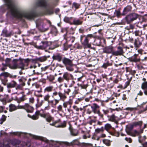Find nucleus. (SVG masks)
I'll return each mask as SVG.
<instances>
[{"label": "nucleus", "instance_id": "nucleus-1", "mask_svg": "<svg viewBox=\"0 0 147 147\" xmlns=\"http://www.w3.org/2000/svg\"><path fill=\"white\" fill-rule=\"evenodd\" d=\"M5 3V5L8 9L11 15L14 17L18 19L25 18L29 20L33 18L35 16L34 12H26L21 11L15 5L13 0H3Z\"/></svg>", "mask_w": 147, "mask_h": 147}, {"label": "nucleus", "instance_id": "nucleus-2", "mask_svg": "<svg viewBox=\"0 0 147 147\" xmlns=\"http://www.w3.org/2000/svg\"><path fill=\"white\" fill-rule=\"evenodd\" d=\"M30 60L28 58L26 59L20 58L19 59H14L13 61V64L9 65V67L11 69H15L20 68L21 70H24L27 68L28 63Z\"/></svg>", "mask_w": 147, "mask_h": 147}, {"label": "nucleus", "instance_id": "nucleus-3", "mask_svg": "<svg viewBox=\"0 0 147 147\" xmlns=\"http://www.w3.org/2000/svg\"><path fill=\"white\" fill-rule=\"evenodd\" d=\"M62 61L67 70L70 71H73L74 69L73 67L74 64L73 63V60L66 57H64Z\"/></svg>", "mask_w": 147, "mask_h": 147}, {"label": "nucleus", "instance_id": "nucleus-4", "mask_svg": "<svg viewBox=\"0 0 147 147\" xmlns=\"http://www.w3.org/2000/svg\"><path fill=\"white\" fill-rule=\"evenodd\" d=\"M140 15L136 13H132L127 15L125 18L127 22L130 23L139 18Z\"/></svg>", "mask_w": 147, "mask_h": 147}, {"label": "nucleus", "instance_id": "nucleus-5", "mask_svg": "<svg viewBox=\"0 0 147 147\" xmlns=\"http://www.w3.org/2000/svg\"><path fill=\"white\" fill-rule=\"evenodd\" d=\"M92 109V111L94 114H97L102 118L103 119V115L101 113L100 110V106L96 103L93 104L91 106Z\"/></svg>", "mask_w": 147, "mask_h": 147}, {"label": "nucleus", "instance_id": "nucleus-6", "mask_svg": "<svg viewBox=\"0 0 147 147\" xmlns=\"http://www.w3.org/2000/svg\"><path fill=\"white\" fill-rule=\"evenodd\" d=\"M8 77H11L10 74L7 72H4L0 74V80L4 85H6L8 81L7 78Z\"/></svg>", "mask_w": 147, "mask_h": 147}, {"label": "nucleus", "instance_id": "nucleus-7", "mask_svg": "<svg viewBox=\"0 0 147 147\" xmlns=\"http://www.w3.org/2000/svg\"><path fill=\"white\" fill-rule=\"evenodd\" d=\"M18 108L25 109L28 113L32 112L34 110L33 108L28 103H25L24 105H18Z\"/></svg>", "mask_w": 147, "mask_h": 147}, {"label": "nucleus", "instance_id": "nucleus-8", "mask_svg": "<svg viewBox=\"0 0 147 147\" xmlns=\"http://www.w3.org/2000/svg\"><path fill=\"white\" fill-rule=\"evenodd\" d=\"M117 51H113L112 55L115 56L123 55L124 53L123 48L120 46H118L117 47Z\"/></svg>", "mask_w": 147, "mask_h": 147}, {"label": "nucleus", "instance_id": "nucleus-9", "mask_svg": "<svg viewBox=\"0 0 147 147\" xmlns=\"http://www.w3.org/2000/svg\"><path fill=\"white\" fill-rule=\"evenodd\" d=\"M49 42L47 41H43L41 42L42 45H36V47L38 49H44L47 48L49 45Z\"/></svg>", "mask_w": 147, "mask_h": 147}, {"label": "nucleus", "instance_id": "nucleus-10", "mask_svg": "<svg viewBox=\"0 0 147 147\" xmlns=\"http://www.w3.org/2000/svg\"><path fill=\"white\" fill-rule=\"evenodd\" d=\"M36 5L39 7H45L47 4L45 0H38L36 3Z\"/></svg>", "mask_w": 147, "mask_h": 147}, {"label": "nucleus", "instance_id": "nucleus-11", "mask_svg": "<svg viewBox=\"0 0 147 147\" xmlns=\"http://www.w3.org/2000/svg\"><path fill=\"white\" fill-rule=\"evenodd\" d=\"M138 57V55L135 54L133 56L129 58V60L133 62H139L140 60V59Z\"/></svg>", "mask_w": 147, "mask_h": 147}, {"label": "nucleus", "instance_id": "nucleus-12", "mask_svg": "<svg viewBox=\"0 0 147 147\" xmlns=\"http://www.w3.org/2000/svg\"><path fill=\"white\" fill-rule=\"evenodd\" d=\"M6 85H7L8 88H14L16 87L17 85L16 82L14 81H12L10 82L6 83Z\"/></svg>", "mask_w": 147, "mask_h": 147}, {"label": "nucleus", "instance_id": "nucleus-13", "mask_svg": "<svg viewBox=\"0 0 147 147\" xmlns=\"http://www.w3.org/2000/svg\"><path fill=\"white\" fill-rule=\"evenodd\" d=\"M13 34L12 31L8 32L6 30H4L3 31L2 35L3 36L6 37H10L11 35Z\"/></svg>", "mask_w": 147, "mask_h": 147}, {"label": "nucleus", "instance_id": "nucleus-14", "mask_svg": "<svg viewBox=\"0 0 147 147\" xmlns=\"http://www.w3.org/2000/svg\"><path fill=\"white\" fill-rule=\"evenodd\" d=\"M82 44L85 48H90L91 47V44L89 43V39L85 37L84 41L82 43Z\"/></svg>", "mask_w": 147, "mask_h": 147}, {"label": "nucleus", "instance_id": "nucleus-15", "mask_svg": "<svg viewBox=\"0 0 147 147\" xmlns=\"http://www.w3.org/2000/svg\"><path fill=\"white\" fill-rule=\"evenodd\" d=\"M143 130L142 129H140L139 131H138L137 130H135L132 132V133L131 134V136L134 137H136L143 133Z\"/></svg>", "mask_w": 147, "mask_h": 147}, {"label": "nucleus", "instance_id": "nucleus-16", "mask_svg": "<svg viewBox=\"0 0 147 147\" xmlns=\"http://www.w3.org/2000/svg\"><path fill=\"white\" fill-rule=\"evenodd\" d=\"M141 88L144 90V94L147 95V81L144 82L142 84Z\"/></svg>", "mask_w": 147, "mask_h": 147}, {"label": "nucleus", "instance_id": "nucleus-17", "mask_svg": "<svg viewBox=\"0 0 147 147\" xmlns=\"http://www.w3.org/2000/svg\"><path fill=\"white\" fill-rule=\"evenodd\" d=\"M82 21L81 20L75 18L73 20V23H71L70 24L75 25H78L82 24Z\"/></svg>", "mask_w": 147, "mask_h": 147}, {"label": "nucleus", "instance_id": "nucleus-18", "mask_svg": "<svg viewBox=\"0 0 147 147\" xmlns=\"http://www.w3.org/2000/svg\"><path fill=\"white\" fill-rule=\"evenodd\" d=\"M132 9V7L129 5H128L125 7L123 10L122 13L123 15H124L126 14L128 12H130Z\"/></svg>", "mask_w": 147, "mask_h": 147}, {"label": "nucleus", "instance_id": "nucleus-19", "mask_svg": "<svg viewBox=\"0 0 147 147\" xmlns=\"http://www.w3.org/2000/svg\"><path fill=\"white\" fill-rule=\"evenodd\" d=\"M18 109H20L18 108V106H16L15 105L13 104H11L9 105V111L10 112L16 111Z\"/></svg>", "mask_w": 147, "mask_h": 147}, {"label": "nucleus", "instance_id": "nucleus-20", "mask_svg": "<svg viewBox=\"0 0 147 147\" xmlns=\"http://www.w3.org/2000/svg\"><path fill=\"white\" fill-rule=\"evenodd\" d=\"M142 45V42L140 41L139 39L137 38L135 39L134 42V45L136 48L139 47Z\"/></svg>", "mask_w": 147, "mask_h": 147}, {"label": "nucleus", "instance_id": "nucleus-21", "mask_svg": "<svg viewBox=\"0 0 147 147\" xmlns=\"http://www.w3.org/2000/svg\"><path fill=\"white\" fill-rule=\"evenodd\" d=\"M113 47L112 46H109L105 48L104 50V52L107 53H111L113 52Z\"/></svg>", "mask_w": 147, "mask_h": 147}, {"label": "nucleus", "instance_id": "nucleus-22", "mask_svg": "<svg viewBox=\"0 0 147 147\" xmlns=\"http://www.w3.org/2000/svg\"><path fill=\"white\" fill-rule=\"evenodd\" d=\"M59 96L60 97V100H61L63 101H64L66 98L67 96L65 93H63L61 92H59Z\"/></svg>", "mask_w": 147, "mask_h": 147}, {"label": "nucleus", "instance_id": "nucleus-23", "mask_svg": "<svg viewBox=\"0 0 147 147\" xmlns=\"http://www.w3.org/2000/svg\"><path fill=\"white\" fill-rule=\"evenodd\" d=\"M53 59L55 60L58 61L59 62L61 61L62 59V56L59 54H58L53 56Z\"/></svg>", "mask_w": 147, "mask_h": 147}, {"label": "nucleus", "instance_id": "nucleus-24", "mask_svg": "<svg viewBox=\"0 0 147 147\" xmlns=\"http://www.w3.org/2000/svg\"><path fill=\"white\" fill-rule=\"evenodd\" d=\"M33 137L35 139L40 140L47 142L48 141V140H47L46 138L41 136L33 135Z\"/></svg>", "mask_w": 147, "mask_h": 147}, {"label": "nucleus", "instance_id": "nucleus-25", "mask_svg": "<svg viewBox=\"0 0 147 147\" xmlns=\"http://www.w3.org/2000/svg\"><path fill=\"white\" fill-rule=\"evenodd\" d=\"M109 120L113 122H115L117 121V117L114 114L111 116H108Z\"/></svg>", "mask_w": 147, "mask_h": 147}, {"label": "nucleus", "instance_id": "nucleus-26", "mask_svg": "<svg viewBox=\"0 0 147 147\" xmlns=\"http://www.w3.org/2000/svg\"><path fill=\"white\" fill-rule=\"evenodd\" d=\"M53 87L52 86H49L47 87L44 89V92H49L52 91L53 88Z\"/></svg>", "mask_w": 147, "mask_h": 147}, {"label": "nucleus", "instance_id": "nucleus-27", "mask_svg": "<svg viewBox=\"0 0 147 147\" xmlns=\"http://www.w3.org/2000/svg\"><path fill=\"white\" fill-rule=\"evenodd\" d=\"M138 139L139 142L140 143L142 144L143 142L146 140V137L145 136H138Z\"/></svg>", "mask_w": 147, "mask_h": 147}, {"label": "nucleus", "instance_id": "nucleus-28", "mask_svg": "<svg viewBox=\"0 0 147 147\" xmlns=\"http://www.w3.org/2000/svg\"><path fill=\"white\" fill-rule=\"evenodd\" d=\"M53 11L52 9H47L45 11V14L46 15H51L53 14Z\"/></svg>", "mask_w": 147, "mask_h": 147}, {"label": "nucleus", "instance_id": "nucleus-29", "mask_svg": "<svg viewBox=\"0 0 147 147\" xmlns=\"http://www.w3.org/2000/svg\"><path fill=\"white\" fill-rule=\"evenodd\" d=\"M133 123L134 125L135 126V127L139 126L140 127L142 126L143 122L142 121H140L136 122H134Z\"/></svg>", "mask_w": 147, "mask_h": 147}, {"label": "nucleus", "instance_id": "nucleus-30", "mask_svg": "<svg viewBox=\"0 0 147 147\" xmlns=\"http://www.w3.org/2000/svg\"><path fill=\"white\" fill-rule=\"evenodd\" d=\"M134 33L136 36H140L143 34L142 30H136Z\"/></svg>", "mask_w": 147, "mask_h": 147}, {"label": "nucleus", "instance_id": "nucleus-31", "mask_svg": "<svg viewBox=\"0 0 147 147\" xmlns=\"http://www.w3.org/2000/svg\"><path fill=\"white\" fill-rule=\"evenodd\" d=\"M63 77L66 80H68L69 79V74L67 72L64 73L63 74Z\"/></svg>", "mask_w": 147, "mask_h": 147}, {"label": "nucleus", "instance_id": "nucleus-32", "mask_svg": "<svg viewBox=\"0 0 147 147\" xmlns=\"http://www.w3.org/2000/svg\"><path fill=\"white\" fill-rule=\"evenodd\" d=\"M53 119V118L48 113L46 119V121L48 122H50L52 121Z\"/></svg>", "mask_w": 147, "mask_h": 147}, {"label": "nucleus", "instance_id": "nucleus-33", "mask_svg": "<svg viewBox=\"0 0 147 147\" xmlns=\"http://www.w3.org/2000/svg\"><path fill=\"white\" fill-rule=\"evenodd\" d=\"M104 129L103 127H102L100 128H97L95 129V131L96 134L100 132H102L104 131Z\"/></svg>", "mask_w": 147, "mask_h": 147}, {"label": "nucleus", "instance_id": "nucleus-34", "mask_svg": "<svg viewBox=\"0 0 147 147\" xmlns=\"http://www.w3.org/2000/svg\"><path fill=\"white\" fill-rule=\"evenodd\" d=\"M69 129L70 131V133L73 136H76L78 135V132H77L76 133H74V132L73 131V129L70 126Z\"/></svg>", "mask_w": 147, "mask_h": 147}, {"label": "nucleus", "instance_id": "nucleus-35", "mask_svg": "<svg viewBox=\"0 0 147 147\" xmlns=\"http://www.w3.org/2000/svg\"><path fill=\"white\" fill-rule=\"evenodd\" d=\"M103 142L107 146H109L111 145V141L109 140H103Z\"/></svg>", "mask_w": 147, "mask_h": 147}, {"label": "nucleus", "instance_id": "nucleus-36", "mask_svg": "<svg viewBox=\"0 0 147 147\" xmlns=\"http://www.w3.org/2000/svg\"><path fill=\"white\" fill-rule=\"evenodd\" d=\"M111 127V126L110 124L107 123L105 125V128L106 130L108 131Z\"/></svg>", "mask_w": 147, "mask_h": 147}, {"label": "nucleus", "instance_id": "nucleus-37", "mask_svg": "<svg viewBox=\"0 0 147 147\" xmlns=\"http://www.w3.org/2000/svg\"><path fill=\"white\" fill-rule=\"evenodd\" d=\"M28 117L31 118L33 120H36L38 118V116L35 115L31 116L29 114H28Z\"/></svg>", "mask_w": 147, "mask_h": 147}, {"label": "nucleus", "instance_id": "nucleus-38", "mask_svg": "<svg viewBox=\"0 0 147 147\" xmlns=\"http://www.w3.org/2000/svg\"><path fill=\"white\" fill-rule=\"evenodd\" d=\"M6 116L4 115H2V118L0 120V124H2L3 122L6 120Z\"/></svg>", "mask_w": 147, "mask_h": 147}, {"label": "nucleus", "instance_id": "nucleus-39", "mask_svg": "<svg viewBox=\"0 0 147 147\" xmlns=\"http://www.w3.org/2000/svg\"><path fill=\"white\" fill-rule=\"evenodd\" d=\"M50 97V95L49 94H47L44 96V99L45 101L48 102L49 100V99Z\"/></svg>", "mask_w": 147, "mask_h": 147}, {"label": "nucleus", "instance_id": "nucleus-40", "mask_svg": "<svg viewBox=\"0 0 147 147\" xmlns=\"http://www.w3.org/2000/svg\"><path fill=\"white\" fill-rule=\"evenodd\" d=\"M47 59V57L46 56H43L38 58V61L40 62H43L45 61Z\"/></svg>", "mask_w": 147, "mask_h": 147}, {"label": "nucleus", "instance_id": "nucleus-41", "mask_svg": "<svg viewBox=\"0 0 147 147\" xmlns=\"http://www.w3.org/2000/svg\"><path fill=\"white\" fill-rule=\"evenodd\" d=\"M111 65V64L109 63V62H107V63H104L102 67L106 68L108 66Z\"/></svg>", "mask_w": 147, "mask_h": 147}, {"label": "nucleus", "instance_id": "nucleus-42", "mask_svg": "<svg viewBox=\"0 0 147 147\" xmlns=\"http://www.w3.org/2000/svg\"><path fill=\"white\" fill-rule=\"evenodd\" d=\"M72 18V17L71 18H69L65 16V18H64V21L67 23H70V20Z\"/></svg>", "mask_w": 147, "mask_h": 147}, {"label": "nucleus", "instance_id": "nucleus-43", "mask_svg": "<svg viewBox=\"0 0 147 147\" xmlns=\"http://www.w3.org/2000/svg\"><path fill=\"white\" fill-rule=\"evenodd\" d=\"M47 78L50 81H52L54 79V76L51 75L48 76Z\"/></svg>", "mask_w": 147, "mask_h": 147}, {"label": "nucleus", "instance_id": "nucleus-44", "mask_svg": "<svg viewBox=\"0 0 147 147\" xmlns=\"http://www.w3.org/2000/svg\"><path fill=\"white\" fill-rule=\"evenodd\" d=\"M26 99V98L25 96H23L20 98L19 100H18V102L20 103L21 102L23 101Z\"/></svg>", "mask_w": 147, "mask_h": 147}, {"label": "nucleus", "instance_id": "nucleus-45", "mask_svg": "<svg viewBox=\"0 0 147 147\" xmlns=\"http://www.w3.org/2000/svg\"><path fill=\"white\" fill-rule=\"evenodd\" d=\"M136 108L132 107H127L124 109L125 110L128 111H132L136 110Z\"/></svg>", "mask_w": 147, "mask_h": 147}, {"label": "nucleus", "instance_id": "nucleus-46", "mask_svg": "<svg viewBox=\"0 0 147 147\" xmlns=\"http://www.w3.org/2000/svg\"><path fill=\"white\" fill-rule=\"evenodd\" d=\"M66 126V123L65 122H64L63 123L57 126H56L57 127H64Z\"/></svg>", "mask_w": 147, "mask_h": 147}, {"label": "nucleus", "instance_id": "nucleus-47", "mask_svg": "<svg viewBox=\"0 0 147 147\" xmlns=\"http://www.w3.org/2000/svg\"><path fill=\"white\" fill-rule=\"evenodd\" d=\"M69 38H70V40L71 41V42H74V41L75 39V37L73 36H71L70 38H69V37H68V36H67V38L66 39L67 40H69Z\"/></svg>", "mask_w": 147, "mask_h": 147}, {"label": "nucleus", "instance_id": "nucleus-48", "mask_svg": "<svg viewBox=\"0 0 147 147\" xmlns=\"http://www.w3.org/2000/svg\"><path fill=\"white\" fill-rule=\"evenodd\" d=\"M54 103L53 105H56L57 104L59 103L60 100L59 99H56V98H54Z\"/></svg>", "mask_w": 147, "mask_h": 147}, {"label": "nucleus", "instance_id": "nucleus-49", "mask_svg": "<svg viewBox=\"0 0 147 147\" xmlns=\"http://www.w3.org/2000/svg\"><path fill=\"white\" fill-rule=\"evenodd\" d=\"M125 140L126 141L129 143H131L132 141V139L130 138H128L126 137L125 138Z\"/></svg>", "mask_w": 147, "mask_h": 147}, {"label": "nucleus", "instance_id": "nucleus-50", "mask_svg": "<svg viewBox=\"0 0 147 147\" xmlns=\"http://www.w3.org/2000/svg\"><path fill=\"white\" fill-rule=\"evenodd\" d=\"M59 92H57L56 91H55L54 92H53V93L52 97L53 98H55V96H56L57 95H59Z\"/></svg>", "mask_w": 147, "mask_h": 147}, {"label": "nucleus", "instance_id": "nucleus-51", "mask_svg": "<svg viewBox=\"0 0 147 147\" xmlns=\"http://www.w3.org/2000/svg\"><path fill=\"white\" fill-rule=\"evenodd\" d=\"M79 6V4L76 3H74L73 4V7H75L76 9L78 8Z\"/></svg>", "mask_w": 147, "mask_h": 147}, {"label": "nucleus", "instance_id": "nucleus-52", "mask_svg": "<svg viewBox=\"0 0 147 147\" xmlns=\"http://www.w3.org/2000/svg\"><path fill=\"white\" fill-rule=\"evenodd\" d=\"M30 59V61H31L32 62L35 63L37 62L38 61V58H36L35 59Z\"/></svg>", "mask_w": 147, "mask_h": 147}, {"label": "nucleus", "instance_id": "nucleus-53", "mask_svg": "<svg viewBox=\"0 0 147 147\" xmlns=\"http://www.w3.org/2000/svg\"><path fill=\"white\" fill-rule=\"evenodd\" d=\"M63 78L61 77H59L57 79L59 83L62 82L63 81Z\"/></svg>", "mask_w": 147, "mask_h": 147}, {"label": "nucleus", "instance_id": "nucleus-54", "mask_svg": "<svg viewBox=\"0 0 147 147\" xmlns=\"http://www.w3.org/2000/svg\"><path fill=\"white\" fill-rule=\"evenodd\" d=\"M57 109H58V111H62V105H59L57 107Z\"/></svg>", "mask_w": 147, "mask_h": 147}, {"label": "nucleus", "instance_id": "nucleus-55", "mask_svg": "<svg viewBox=\"0 0 147 147\" xmlns=\"http://www.w3.org/2000/svg\"><path fill=\"white\" fill-rule=\"evenodd\" d=\"M48 113H43V114H40V115L42 117L45 118V119L46 118L47 116V115Z\"/></svg>", "mask_w": 147, "mask_h": 147}, {"label": "nucleus", "instance_id": "nucleus-56", "mask_svg": "<svg viewBox=\"0 0 147 147\" xmlns=\"http://www.w3.org/2000/svg\"><path fill=\"white\" fill-rule=\"evenodd\" d=\"M3 66L1 68V70L2 71H4L5 70V69H7V66H6L5 65H4L3 64Z\"/></svg>", "mask_w": 147, "mask_h": 147}, {"label": "nucleus", "instance_id": "nucleus-57", "mask_svg": "<svg viewBox=\"0 0 147 147\" xmlns=\"http://www.w3.org/2000/svg\"><path fill=\"white\" fill-rule=\"evenodd\" d=\"M16 89L17 90H21L22 89V86L20 85H18L16 86Z\"/></svg>", "mask_w": 147, "mask_h": 147}, {"label": "nucleus", "instance_id": "nucleus-58", "mask_svg": "<svg viewBox=\"0 0 147 147\" xmlns=\"http://www.w3.org/2000/svg\"><path fill=\"white\" fill-rule=\"evenodd\" d=\"M134 127H135V126L134 125V123H133L132 124L129 125L128 128L129 129H132Z\"/></svg>", "mask_w": 147, "mask_h": 147}, {"label": "nucleus", "instance_id": "nucleus-59", "mask_svg": "<svg viewBox=\"0 0 147 147\" xmlns=\"http://www.w3.org/2000/svg\"><path fill=\"white\" fill-rule=\"evenodd\" d=\"M42 103H43L42 101L40 102H39L38 103V105H36V107H40L42 105Z\"/></svg>", "mask_w": 147, "mask_h": 147}, {"label": "nucleus", "instance_id": "nucleus-60", "mask_svg": "<svg viewBox=\"0 0 147 147\" xmlns=\"http://www.w3.org/2000/svg\"><path fill=\"white\" fill-rule=\"evenodd\" d=\"M87 113L88 114H90L91 113L92 110H91L90 108L86 110Z\"/></svg>", "mask_w": 147, "mask_h": 147}, {"label": "nucleus", "instance_id": "nucleus-61", "mask_svg": "<svg viewBox=\"0 0 147 147\" xmlns=\"http://www.w3.org/2000/svg\"><path fill=\"white\" fill-rule=\"evenodd\" d=\"M29 102L32 103H33L34 102V99L33 98L31 97L29 98Z\"/></svg>", "mask_w": 147, "mask_h": 147}, {"label": "nucleus", "instance_id": "nucleus-62", "mask_svg": "<svg viewBox=\"0 0 147 147\" xmlns=\"http://www.w3.org/2000/svg\"><path fill=\"white\" fill-rule=\"evenodd\" d=\"M102 111L104 113L105 115L107 114L109 112V111L108 110L103 109L102 110Z\"/></svg>", "mask_w": 147, "mask_h": 147}, {"label": "nucleus", "instance_id": "nucleus-63", "mask_svg": "<svg viewBox=\"0 0 147 147\" xmlns=\"http://www.w3.org/2000/svg\"><path fill=\"white\" fill-rule=\"evenodd\" d=\"M67 105L68 104L66 102H64L63 104V106L65 108L67 107Z\"/></svg>", "mask_w": 147, "mask_h": 147}, {"label": "nucleus", "instance_id": "nucleus-64", "mask_svg": "<svg viewBox=\"0 0 147 147\" xmlns=\"http://www.w3.org/2000/svg\"><path fill=\"white\" fill-rule=\"evenodd\" d=\"M129 40L130 42H132L133 41L134 39L132 37H129Z\"/></svg>", "mask_w": 147, "mask_h": 147}]
</instances>
